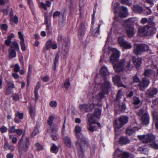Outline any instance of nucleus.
Listing matches in <instances>:
<instances>
[{
    "label": "nucleus",
    "mask_w": 158,
    "mask_h": 158,
    "mask_svg": "<svg viewBox=\"0 0 158 158\" xmlns=\"http://www.w3.org/2000/svg\"><path fill=\"white\" fill-rule=\"evenodd\" d=\"M148 49V46L145 44H135L133 48V52L136 55H140Z\"/></svg>",
    "instance_id": "1"
},
{
    "label": "nucleus",
    "mask_w": 158,
    "mask_h": 158,
    "mask_svg": "<svg viewBox=\"0 0 158 158\" xmlns=\"http://www.w3.org/2000/svg\"><path fill=\"white\" fill-rule=\"evenodd\" d=\"M81 130V128L78 125H76L75 128V132L76 133V136L77 139V140L79 142H83L85 145H87L88 142V141L87 140L85 136L81 133H79Z\"/></svg>",
    "instance_id": "2"
},
{
    "label": "nucleus",
    "mask_w": 158,
    "mask_h": 158,
    "mask_svg": "<svg viewBox=\"0 0 158 158\" xmlns=\"http://www.w3.org/2000/svg\"><path fill=\"white\" fill-rule=\"evenodd\" d=\"M129 117L126 115H121L115 122V128L118 129L122 128L128 122Z\"/></svg>",
    "instance_id": "3"
},
{
    "label": "nucleus",
    "mask_w": 158,
    "mask_h": 158,
    "mask_svg": "<svg viewBox=\"0 0 158 158\" xmlns=\"http://www.w3.org/2000/svg\"><path fill=\"white\" fill-rule=\"evenodd\" d=\"M61 48L62 50L61 53V57L63 59L66 58L69 55V48L68 39H65L64 40Z\"/></svg>",
    "instance_id": "4"
},
{
    "label": "nucleus",
    "mask_w": 158,
    "mask_h": 158,
    "mask_svg": "<svg viewBox=\"0 0 158 158\" xmlns=\"http://www.w3.org/2000/svg\"><path fill=\"white\" fill-rule=\"evenodd\" d=\"M30 144L29 137H27L24 143L18 145L19 147L18 151L19 154L21 155L23 151L24 152H27Z\"/></svg>",
    "instance_id": "5"
},
{
    "label": "nucleus",
    "mask_w": 158,
    "mask_h": 158,
    "mask_svg": "<svg viewBox=\"0 0 158 158\" xmlns=\"http://www.w3.org/2000/svg\"><path fill=\"white\" fill-rule=\"evenodd\" d=\"M76 145L77 150V153L79 157V158H84V153L85 151L84 149L85 148V146H88V143L87 144L85 145L83 143V142H79L78 141H76Z\"/></svg>",
    "instance_id": "6"
},
{
    "label": "nucleus",
    "mask_w": 158,
    "mask_h": 158,
    "mask_svg": "<svg viewBox=\"0 0 158 158\" xmlns=\"http://www.w3.org/2000/svg\"><path fill=\"white\" fill-rule=\"evenodd\" d=\"M125 63V60L124 59L117 63H116L114 62L112 64L115 71L117 72H119L123 70Z\"/></svg>",
    "instance_id": "7"
},
{
    "label": "nucleus",
    "mask_w": 158,
    "mask_h": 158,
    "mask_svg": "<svg viewBox=\"0 0 158 158\" xmlns=\"http://www.w3.org/2000/svg\"><path fill=\"white\" fill-rule=\"evenodd\" d=\"M103 81L101 85L102 90L109 94L112 87V84L107 78L103 79Z\"/></svg>",
    "instance_id": "8"
},
{
    "label": "nucleus",
    "mask_w": 158,
    "mask_h": 158,
    "mask_svg": "<svg viewBox=\"0 0 158 158\" xmlns=\"http://www.w3.org/2000/svg\"><path fill=\"white\" fill-rule=\"evenodd\" d=\"M138 137L144 143L150 142L155 140L156 138L155 136L151 134L139 135Z\"/></svg>",
    "instance_id": "9"
},
{
    "label": "nucleus",
    "mask_w": 158,
    "mask_h": 158,
    "mask_svg": "<svg viewBox=\"0 0 158 158\" xmlns=\"http://www.w3.org/2000/svg\"><path fill=\"white\" fill-rule=\"evenodd\" d=\"M95 104L92 103L90 104H83L79 106L80 109L85 112H88L92 111L94 109Z\"/></svg>",
    "instance_id": "10"
},
{
    "label": "nucleus",
    "mask_w": 158,
    "mask_h": 158,
    "mask_svg": "<svg viewBox=\"0 0 158 158\" xmlns=\"http://www.w3.org/2000/svg\"><path fill=\"white\" fill-rule=\"evenodd\" d=\"M118 43L121 47L125 49H130L132 47L131 44V43H128L127 41H125L123 37H118Z\"/></svg>",
    "instance_id": "11"
},
{
    "label": "nucleus",
    "mask_w": 158,
    "mask_h": 158,
    "mask_svg": "<svg viewBox=\"0 0 158 158\" xmlns=\"http://www.w3.org/2000/svg\"><path fill=\"white\" fill-rule=\"evenodd\" d=\"M112 81L114 84L118 87H126V86L123 85L121 80V76L118 75L113 76L112 77Z\"/></svg>",
    "instance_id": "12"
},
{
    "label": "nucleus",
    "mask_w": 158,
    "mask_h": 158,
    "mask_svg": "<svg viewBox=\"0 0 158 158\" xmlns=\"http://www.w3.org/2000/svg\"><path fill=\"white\" fill-rule=\"evenodd\" d=\"M158 92L157 89L156 88H150L146 92V97L149 98H153L156 95Z\"/></svg>",
    "instance_id": "13"
},
{
    "label": "nucleus",
    "mask_w": 158,
    "mask_h": 158,
    "mask_svg": "<svg viewBox=\"0 0 158 158\" xmlns=\"http://www.w3.org/2000/svg\"><path fill=\"white\" fill-rule=\"evenodd\" d=\"M120 55V52L118 50H115L113 51L112 54L110 57V62L112 63H113L119 60Z\"/></svg>",
    "instance_id": "14"
},
{
    "label": "nucleus",
    "mask_w": 158,
    "mask_h": 158,
    "mask_svg": "<svg viewBox=\"0 0 158 158\" xmlns=\"http://www.w3.org/2000/svg\"><path fill=\"white\" fill-rule=\"evenodd\" d=\"M140 120L142 124L146 125L149 124L150 121V116L147 112L144 113L141 117Z\"/></svg>",
    "instance_id": "15"
},
{
    "label": "nucleus",
    "mask_w": 158,
    "mask_h": 158,
    "mask_svg": "<svg viewBox=\"0 0 158 158\" xmlns=\"http://www.w3.org/2000/svg\"><path fill=\"white\" fill-rule=\"evenodd\" d=\"M149 84V80L144 77L143 78L142 81L139 83V86L141 89H145L148 87Z\"/></svg>",
    "instance_id": "16"
},
{
    "label": "nucleus",
    "mask_w": 158,
    "mask_h": 158,
    "mask_svg": "<svg viewBox=\"0 0 158 158\" xmlns=\"http://www.w3.org/2000/svg\"><path fill=\"white\" fill-rule=\"evenodd\" d=\"M132 60L135 66L137 69H139L142 64V58L141 57L136 58L134 56L132 58Z\"/></svg>",
    "instance_id": "17"
},
{
    "label": "nucleus",
    "mask_w": 158,
    "mask_h": 158,
    "mask_svg": "<svg viewBox=\"0 0 158 158\" xmlns=\"http://www.w3.org/2000/svg\"><path fill=\"white\" fill-rule=\"evenodd\" d=\"M57 131L58 127L57 126H56L55 127H53L52 129L51 136L52 139L54 141H56L58 140L57 137Z\"/></svg>",
    "instance_id": "18"
},
{
    "label": "nucleus",
    "mask_w": 158,
    "mask_h": 158,
    "mask_svg": "<svg viewBox=\"0 0 158 158\" xmlns=\"http://www.w3.org/2000/svg\"><path fill=\"white\" fill-rule=\"evenodd\" d=\"M132 18L129 19L124 21V26L125 27H127L132 30L133 29L132 25L134 23V21L131 20Z\"/></svg>",
    "instance_id": "19"
},
{
    "label": "nucleus",
    "mask_w": 158,
    "mask_h": 158,
    "mask_svg": "<svg viewBox=\"0 0 158 158\" xmlns=\"http://www.w3.org/2000/svg\"><path fill=\"white\" fill-rule=\"evenodd\" d=\"M107 72V69L106 66H103L101 68L100 74L103 79L107 78L106 77Z\"/></svg>",
    "instance_id": "20"
},
{
    "label": "nucleus",
    "mask_w": 158,
    "mask_h": 158,
    "mask_svg": "<svg viewBox=\"0 0 158 158\" xmlns=\"http://www.w3.org/2000/svg\"><path fill=\"white\" fill-rule=\"evenodd\" d=\"M153 118L155 119V125L156 128L158 130V111L153 110L152 111Z\"/></svg>",
    "instance_id": "21"
},
{
    "label": "nucleus",
    "mask_w": 158,
    "mask_h": 158,
    "mask_svg": "<svg viewBox=\"0 0 158 158\" xmlns=\"http://www.w3.org/2000/svg\"><path fill=\"white\" fill-rule=\"evenodd\" d=\"M130 142V140L127 137L124 136L121 137L118 141L119 144L121 145L128 144Z\"/></svg>",
    "instance_id": "22"
},
{
    "label": "nucleus",
    "mask_w": 158,
    "mask_h": 158,
    "mask_svg": "<svg viewBox=\"0 0 158 158\" xmlns=\"http://www.w3.org/2000/svg\"><path fill=\"white\" fill-rule=\"evenodd\" d=\"M32 67L31 64H29V65L28 72H27V87H28L29 86L30 84V79L31 77V74L32 73Z\"/></svg>",
    "instance_id": "23"
},
{
    "label": "nucleus",
    "mask_w": 158,
    "mask_h": 158,
    "mask_svg": "<svg viewBox=\"0 0 158 158\" xmlns=\"http://www.w3.org/2000/svg\"><path fill=\"white\" fill-rule=\"evenodd\" d=\"M127 10L125 7L122 6L120 10L119 16L121 17H126L127 15Z\"/></svg>",
    "instance_id": "24"
},
{
    "label": "nucleus",
    "mask_w": 158,
    "mask_h": 158,
    "mask_svg": "<svg viewBox=\"0 0 158 158\" xmlns=\"http://www.w3.org/2000/svg\"><path fill=\"white\" fill-rule=\"evenodd\" d=\"M63 140L64 143L67 147L70 148L72 147L71 141L69 137L65 136Z\"/></svg>",
    "instance_id": "25"
},
{
    "label": "nucleus",
    "mask_w": 158,
    "mask_h": 158,
    "mask_svg": "<svg viewBox=\"0 0 158 158\" xmlns=\"http://www.w3.org/2000/svg\"><path fill=\"white\" fill-rule=\"evenodd\" d=\"M108 94L107 92L102 90V91L100 92L97 95V99L98 101H100L104 98L105 94Z\"/></svg>",
    "instance_id": "26"
},
{
    "label": "nucleus",
    "mask_w": 158,
    "mask_h": 158,
    "mask_svg": "<svg viewBox=\"0 0 158 158\" xmlns=\"http://www.w3.org/2000/svg\"><path fill=\"white\" fill-rule=\"evenodd\" d=\"M10 46V48H13L16 50L17 51H19V44L15 40L12 41Z\"/></svg>",
    "instance_id": "27"
},
{
    "label": "nucleus",
    "mask_w": 158,
    "mask_h": 158,
    "mask_svg": "<svg viewBox=\"0 0 158 158\" xmlns=\"http://www.w3.org/2000/svg\"><path fill=\"white\" fill-rule=\"evenodd\" d=\"M14 35L13 33H12L9 36H7V39L5 41V44L7 46H9L11 44V40L12 39L14 38Z\"/></svg>",
    "instance_id": "28"
},
{
    "label": "nucleus",
    "mask_w": 158,
    "mask_h": 158,
    "mask_svg": "<svg viewBox=\"0 0 158 158\" xmlns=\"http://www.w3.org/2000/svg\"><path fill=\"white\" fill-rule=\"evenodd\" d=\"M4 147V149L6 150H9L11 151H13L14 150V146L11 145H10L7 141H6L5 142Z\"/></svg>",
    "instance_id": "29"
},
{
    "label": "nucleus",
    "mask_w": 158,
    "mask_h": 158,
    "mask_svg": "<svg viewBox=\"0 0 158 158\" xmlns=\"http://www.w3.org/2000/svg\"><path fill=\"white\" fill-rule=\"evenodd\" d=\"M59 58V55L58 53H56L55 59L53 61V64L52 66L53 70H55L56 69V65L58 63Z\"/></svg>",
    "instance_id": "30"
},
{
    "label": "nucleus",
    "mask_w": 158,
    "mask_h": 158,
    "mask_svg": "<svg viewBox=\"0 0 158 158\" xmlns=\"http://www.w3.org/2000/svg\"><path fill=\"white\" fill-rule=\"evenodd\" d=\"M16 50L13 48H10L9 50V53L10 58H15L16 56Z\"/></svg>",
    "instance_id": "31"
},
{
    "label": "nucleus",
    "mask_w": 158,
    "mask_h": 158,
    "mask_svg": "<svg viewBox=\"0 0 158 158\" xmlns=\"http://www.w3.org/2000/svg\"><path fill=\"white\" fill-rule=\"evenodd\" d=\"M153 73L152 69H145L143 73V75L146 77H149Z\"/></svg>",
    "instance_id": "32"
},
{
    "label": "nucleus",
    "mask_w": 158,
    "mask_h": 158,
    "mask_svg": "<svg viewBox=\"0 0 158 158\" xmlns=\"http://www.w3.org/2000/svg\"><path fill=\"white\" fill-rule=\"evenodd\" d=\"M39 125L38 123H36L33 132L31 133V136L32 137L38 134L39 132V129H38Z\"/></svg>",
    "instance_id": "33"
},
{
    "label": "nucleus",
    "mask_w": 158,
    "mask_h": 158,
    "mask_svg": "<svg viewBox=\"0 0 158 158\" xmlns=\"http://www.w3.org/2000/svg\"><path fill=\"white\" fill-rule=\"evenodd\" d=\"M139 150L142 153L146 154L148 152V147L145 145L141 146L139 147Z\"/></svg>",
    "instance_id": "34"
},
{
    "label": "nucleus",
    "mask_w": 158,
    "mask_h": 158,
    "mask_svg": "<svg viewBox=\"0 0 158 158\" xmlns=\"http://www.w3.org/2000/svg\"><path fill=\"white\" fill-rule=\"evenodd\" d=\"M59 151V148L55 143L52 144L50 148V151L51 152L56 154Z\"/></svg>",
    "instance_id": "35"
},
{
    "label": "nucleus",
    "mask_w": 158,
    "mask_h": 158,
    "mask_svg": "<svg viewBox=\"0 0 158 158\" xmlns=\"http://www.w3.org/2000/svg\"><path fill=\"white\" fill-rule=\"evenodd\" d=\"M133 9L135 12L139 13H141L143 11L142 8L138 5L134 6L133 7Z\"/></svg>",
    "instance_id": "36"
},
{
    "label": "nucleus",
    "mask_w": 158,
    "mask_h": 158,
    "mask_svg": "<svg viewBox=\"0 0 158 158\" xmlns=\"http://www.w3.org/2000/svg\"><path fill=\"white\" fill-rule=\"evenodd\" d=\"M54 119V117L53 115H51L50 116L47 121L48 125L50 127H51L52 125Z\"/></svg>",
    "instance_id": "37"
},
{
    "label": "nucleus",
    "mask_w": 158,
    "mask_h": 158,
    "mask_svg": "<svg viewBox=\"0 0 158 158\" xmlns=\"http://www.w3.org/2000/svg\"><path fill=\"white\" fill-rule=\"evenodd\" d=\"M51 2L49 1H47L46 2V4H44L43 2H41L40 3V5L41 7L44 8V10H47V8H46V6L48 7H50L51 5Z\"/></svg>",
    "instance_id": "38"
},
{
    "label": "nucleus",
    "mask_w": 158,
    "mask_h": 158,
    "mask_svg": "<svg viewBox=\"0 0 158 158\" xmlns=\"http://www.w3.org/2000/svg\"><path fill=\"white\" fill-rule=\"evenodd\" d=\"M101 112L102 110H101L99 108L96 109L95 110L94 112V115L97 118H99L101 116Z\"/></svg>",
    "instance_id": "39"
},
{
    "label": "nucleus",
    "mask_w": 158,
    "mask_h": 158,
    "mask_svg": "<svg viewBox=\"0 0 158 158\" xmlns=\"http://www.w3.org/2000/svg\"><path fill=\"white\" fill-rule=\"evenodd\" d=\"M150 147L156 150H158V144L154 141L149 144Z\"/></svg>",
    "instance_id": "40"
},
{
    "label": "nucleus",
    "mask_w": 158,
    "mask_h": 158,
    "mask_svg": "<svg viewBox=\"0 0 158 158\" xmlns=\"http://www.w3.org/2000/svg\"><path fill=\"white\" fill-rule=\"evenodd\" d=\"M133 104L135 105H141V101L139 97H135L133 100Z\"/></svg>",
    "instance_id": "41"
},
{
    "label": "nucleus",
    "mask_w": 158,
    "mask_h": 158,
    "mask_svg": "<svg viewBox=\"0 0 158 158\" xmlns=\"http://www.w3.org/2000/svg\"><path fill=\"white\" fill-rule=\"evenodd\" d=\"M148 30H139L138 34L140 36H144L148 33Z\"/></svg>",
    "instance_id": "42"
},
{
    "label": "nucleus",
    "mask_w": 158,
    "mask_h": 158,
    "mask_svg": "<svg viewBox=\"0 0 158 158\" xmlns=\"http://www.w3.org/2000/svg\"><path fill=\"white\" fill-rule=\"evenodd\" d=\"M66 89L68 90L70 86V83L69 79H67L66 81L62 85Z\"/></svg>",
    "instance_id": "43"
},
{
    "label": "nucleus",
    "mask_w": 158,
    "mask_h": 158,
    "mask_svg": "<svg viewBox=\"0 0 158 158\" xmlns=\"http://www.w3.org/2000/svg\"><path fill=\"white\" fill-rule=\"evenodd\" d=\"M6 82L7 86V87L13 89L15 88V85L13 81H9L8 80H6Z\"/></svg>",
    "instance_id": "44"
},
{
    "label": "nucleus",
    "mask_w": 158,
    "mask_h": 158,
    "mask_svg": "<svg viewBox=\"0 0 158 158\" xmlns=\"http://www.w3.org/2000/svg\"><path fill=\"white\" fill-rule=\"evenodd\" d=\"M85 35V30H78V37L79 40H82Z\"/></svg>",
    "instance_id": "45"
},
{
    "label": "nucleus",
    "mask_w": 158,
    "mask_h": 158,
    "mask_svg": "<svg viewBox=\"0 0 158 158\" xmlns=\"http://www.w3.org/2000/svg\"><path fill=\"white\" fill-rule=\"evenodd\" d=\"M29 112L31 118V119H34L35 115V112L32 107L29 108Z\"/></svg>",
    "instance_id": "46"
},
{
    "label": "nucleus",
    "mask_w": 158,
    "mask_h": 158,
    "mask_svg": "<svg viewBox=\"0 0 158 158\" xmlns=\"http://www.w3.org/2000/svg\"><path fill=\"white\" fill-rule=\"evenodd\" d=\"M126 133L129 135H131L135 132V130L132 128H127L126 129Z\"/></svg>",
    "instance_id": "47"
},
{
    "label": "nucleus",
    "mask_w": 158,
    "mask_h": 158,
    "mask_svg": "<svg viewBox=\"0 0 158 158\" xmlns=\"http://www.w3.org/2000/svg\"><path fill=\"white\" fill-rule=\"evenodd\" d=\"M52 41L49 40L46 42L45 44L46 49L47 50H48L51 47L52 45Z\"/></svg>",
    "instance_id": "48"
},
{
    "label": "nucleus",
    "mask_w": 158,
    "mask_h": 158,
    "mask_svg": "<svg viewBox=\"0 0 158 158\" xmlns=\"http://www.w3.org/2000/svg\"><path fill=\"white\" fill-rule=\"evenodd\" d=\"M15 126H13L10 127L8 129V132L9 133H15L16 129L15 128Z\"/></svg>",
    "instance_id": "49"
},
{
    "label": "nucleus",
    "mask_w": 158,
    "mask_h": 158,
    "mask_svg": "<svg viewBox=\"0 0 158 158\" xmlns=\"http://www.w3.org/2000/svg\"><path fill=\"white\" fill-rule=\"evenodd\" d=\"M122 95L123 94H122V89H121L118 90L116 96V100H118L119 99H121Z\"/></svg>",
    "instance_id": "50"
},
{
    "label": "nucleus",
    "mask_w": 158,
    "mask_h": 158,
    "mask_svg": "<svg viewBox=\"0 0 158 158\" xmlns=\"http://www.w3.org/2000/svg\"><path fill=\"white\" fill-rule=\"evenodd\" d=\"M9 138L10 139H12V142L14 144H16L17 141V139L16 137H14L13 135H9Z\"/></svg>",
    "instance_id": "51"
},
{
    "label": "nucleus",
    "mask_w": 158,
    "mask_h": 158,
    "mask_svg": "<svg viewBox=\"0 0 158 158\" xmlns=\"http://www.w3.org/2000/svg\"><path fill=\"white\" fill-rule=\"evenodd\" d=\"M35 146L36 148V149L39 151L43 149V146L38 143H37L35 144Z\"/></svg>",
    "instance_id": "52"
},
{
    "label": "nucleus",
    "mask_w": 158,
    "mask_h": 158,
    "mask_svg": "<svg viewBox=\"0 0 158 158\" xmlns=\"http://www.w3.org/2000/svg\"><path fill=\"white\" fill-rule=\"evenodd\" d=\"M132 79L134 83L140 82V79L137 74H136L133 77Z\"/></svg>",
    "instance_id": "53"
},
{
    "label": "nucleus",
    "mask_w": 158,
    "mask_h": 158,
    "mask_svg": "<svg viewBox=\"0 0 158 158\" xmlns=\"http://www.w3.org/2000/svg\"><path fill=\"white\" fill-rule=\"evenodd\" d=\"M13 89L6 87V91L5 92V94L6 95L10 94L12 91Z\"/></svg>",
    "instance_id": "54"
},
{
    "label": "nucleus",
    "mask_w": 158,
    "mask_h": 158,
    "mask_svg": "<svg viewBox=\"0 0 158 158\" xmlns=\"http://www.w3.org/2000/svg\"><path fill=\"white\" fill-rule=\"evenodd\" d=\"M119 107L121 111H124L127 109L126 105L124 102H123L122 104L119 106Z\"/></svg>",
    "instance_id": "55"
},
{
    "label": "nucleus",
    "mask_w": 158,
    "mask_h": 158,
    "mask_svg": "<svg viewBox=\"0 0 158 158\" xmlns=\"http://www.w3.org/2000/svg\"><path fill=\"white\" fill-rule=\"evenodd\" d=\"M128 37H132L135 34L134 30H126Z\"/></svg>",
    "instance_id": "56"
},
{
    "label": "nucleus",
    "mask_w": 158,
    "mask_h": 158,
    "mask_svg": "<svg viewBox=\"0 0 158 158\" xmlns=\"http://www.w3.org/2000/svg\"><path fill=\"white\" fill-rule=\"evenodd\" d=\"M7 131H8L7 128L5 126H2L0 128V131L2 133L6 132Z\"/></svg>",
    "instance_id": "57"
},
{
    "label": "nucleus",
    "mask_w": 158,
    "mask_h": 158,
    "mask_svg": "<svg viewBox=\"0 0 158 158\" xmlns=\"http://www.w3.org/2000/svg\"><path fill=\"white\" fill-rule=\"evenodd\" d=\"M12 22H14L16 24H17L18 22V18L15 15L13 18H11L10 19V23L12 24Z\"/></svg>",
    "instance_id": "58"
},
{
    "label": "nucleus",
    "mask_w": 158,
    "mask_h": 158,
    "mask_svg": "<svg viewBox=\"0 0 158 158\" xmlns=\"http://www.w3.org/2000/svg\"><path fill=\"white\" fill-rule=\"evenodd\" d=\"M95 127L94 126H92V124H89L88 129L91 132H93L94 131Z\"/></svg>",
    "instance_id": "59"
},
{
    "label": "nucleus",
    "mask_w": 158,
    "mask_h": 158,
    "mask_svg": "<svg viewBox=\"0 0 158 158\" xmlns=\"http://www.w3.org/2000/svg\"><path fill=\"white\" fill-rule=\"evenodd\" d=\"M49 105L52 107H56L57 106V102L56 101H51L49 103Z\"/></svg>",
    "instance_id": "60"
},
{
    "label": "nucleus",
    "mask_w": 158,
    "mask_h": 158,
    "mask_svg": "<svg viewBox=\"0 0 158 158\" xmlns=\"http://www.w3.org/2000/svg\"><path fill=\"white\" fill-rule=\"evenodd\" d=\"M20 44L21 46V49L23 51H24L26 49V47L25 44L24 43V41H21L20 42Z\"/></svg>",
    "instance_id": "61"
},
{
    "label": "nucleus",
    "mask_w": 158,
    "mask_h": 158,
    "mask_svg": "<svg viewBox=\"0 0 158 158\" xmlns=\"http://www.w3.org/2000/svg\"><path fill=\"white\" fill-rule=\"evenodd\" d=\"M16 117L18 116L19 119H22L23 118V113L18 112L15 114Z\"/></svg>",
    "instance_id": "62"
},
{
    "label": "nucleus",
    "mask_w": 158,
    "mask_h": 158,
    "mask_svg": "<svg viewBox=\"0 0 158 158\" xmlns=\"http://www.w3.org/2000/svg\"><path fill=\"white\" fill-rule=\"evenodd\" d=\"M144 110L143 108L140 109L137 112V115L139 116H141L143 114Z\"/></svg>",
    "instance_id": "63"
},
{
    "label": "nucleus",
    "mask_w": 158,
    "mask_h": 158,
    "mask_svg": "<svg viewBox=\"0 0 158 158\" xmlns=\"http://www.w3.org/2000/svg\"><path fill=\"white\" fill-rule=\"evenodd\" d=\"M129 157V153L124 152L122 154V156L121 158H128Z\"/></svg>",
    "instance_id": "64"
}]
</instances>
